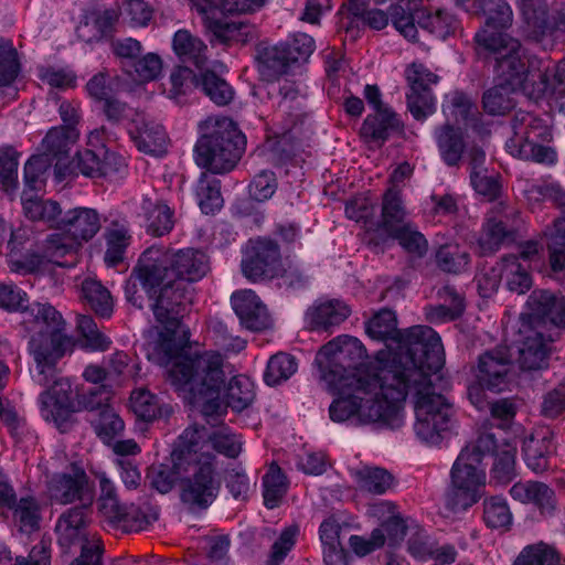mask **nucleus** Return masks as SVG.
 <instances>
[{"label": "nucleus", "mask_w": 565, "mask_h": 565, "mask_svg": "<svg viewBox=\"0 0 565 565\" xmlns=\"http://www.w3.org/2000/svg\"><path fill=\"white\" fill-rule=\"evenodd\" d=\"M367 334L375 340L387 341L391 360L383 366V381L403 384L413 391L417 436L436 444L449 427L452 407L435 392L433 377L445 363V352L438 333L428 326H414L404 331L397 329L392 310L377 312L366 326Z\"/></svg>", "instance_id": "f257e3e1"}, {"label": "nucleus", "mask_w": 565, "mask_h": 565, "mask_svg": "<svg viewBox=\"0 0 565 565\" xmlns=\"http://www.w3.org/2000/svg\"><path fill=\"white\" fill-rule=\"evenodd\" d=\"M21 324L32 333L29 350L36 363L33 380L49 387L40 397L42 416L61 428L71 416L66 397L56 396L55 392V363L71 347V339L65 333L66 323L50 303L34 302L23 311Z\"/></svg>", "instance_id": "f03ea898"}, {"label": "nucleus", "mask_w": 565, "mask_h": 565, "mask_svg": "<svg viewBox=\"0 0 565 565\" xmlns=\"http://www.w3.org/2000/svg\"><path fill=\"white\" fill-rule=\"evenodd\" d=\"M338 393L340 396L329 407L331 420L394 430L404 425L403 402L413 391L391 381L390 384L383 382L373 392Z\"/></svg>", "instance_id": "7ed1b4c3"}, {"label": "nucleus", "mask_w": 565, "mask_h": 565, "mask_svg": "<svg viewBox=\"0 0 565 565\" xmlns=\"http://www.w3.org/2000/svg\"><path fill=\"white\" fill-rule=\"evenodd\" d=\"M365 356L366 351L356 338L338 337L316 355L320 379L337 392H373L383 384V367H364Z\"/></svg>", "instance_id": "20e7f679"}, {"label": "nucleus", "mask_w": 565, "mask_h": 565, "mask_svg": "<svg viewBox=\"0 0 565 565\" xmlns=\"http://www.w3.org/2000/svg\"><path fill=\"white\" fill-rule=\"evenodd\" d=\"M170 382L179 390L188 387L205 417H213L222 412L220 392L225 383V375L218 353L204 352L198 359L181 360L170 371Z\"/></svg>", "instance_id": "39448f33"}, {"label": "nucleus", "mask_w": 565, "mask_h": 565, "mask_svg": "<svg viewBox=\"0 0 565 565\" xmlns=\"http://www.w3.org/2000/svg\"><path fill=\"white\" fill-rule=\"evenodd\" d=\"M244 145V136L233 120L215 119L212 130L195 145V162L214 174L230 172L239 161Z\"/></svg>", "instance_id": "423d86ee"}, {"label": "nucleus", "mask_w": 565, "mask_h": 565, "mask_svg": "<svg viewBox=\"0 0 565 565\" xmlns=\"http://www.w3.org/2000/svg\"><path fill=\"white\" fill-rule=\"evenodd\" d=\"M476 41L480 47L493 55L498 82L525 89L529 76L533 81L537 78V72H529L523 62L522 47L518 39L501 31L482 29L476 34Z\"/></svg>", "instance_id": "0eeeda50"}, {"label": "nucleus", "mask_w": 565, "mask_h": 565, "mask_svg": "<svg viewBox=\"0 0 565 565\" xmlns=\"http://www.w3.org/2000/svg\"><path fill=\"white\" fill-rule=\"evenodd\" d=\"M99 230L100 217L96 210L74 207L65 211L57 223V233L46 238L47 257L62 265L60 258L76 254Z\"/></svg>", "instance_id": "6e6552de"}, {"label": "nucleus", "mask_w": 565, "mask_h": 565, "mask_svg": "<svg viewBox=\"0 0 565 565\" xmlns=\"http://www.w3.org/2000/svg\"><path fill=\"white\" fill-rule=\"evenodd\" d=\"M486 473L477 455L461 451L451 469V483L446 493V507L452 512L465 511L482 495Z\"/></svg>", "instance_id": "1a4fd4ad"}, {"label": "nucleus", "mask_w": 565, "mask_h": 565, "mask_svg": "<svg viewBox=\"0 0 565 565\" xmlns=\"http://www.w3.org/2000/svg\"><path fill=\"white\" fill-rule=\"evenodd\" d=\"M391 18L395 29L412 42H419L420 40L418 28L441 40L454 34L459 28V22L455 15L443 10L431 14L425 9L409 11L402 6H392Z\"/></svg>", "instance_id": "9d476101"}, {"label": "nucleus", "mask_w": 565, "mask_h": 565, "mask_svg": "<svg viewBox=\"0 0 565 565\" xmlns=\"http://www.w3.org/2000/svg\"><path fill=\"white\" fill-rule=\"evenodd\" d=\"M522 12L520 32L524 39L552 49L565 33V14L548 13L545 0H519Z\"/></svg>", "instance_id": "9b49d317"}, {"label": "nucleus", "mask_w": 565, "mask_h": 565, "mask_svg": "<svg viewBox=\"0 0 565 565\" xmlns=\"http://www.w3.org/2000/svg\"><path fill=\"white\" fill-rule=\"evenodd\" d=\"M313 49L315 41L306 33L297 34L290 42L264 47L258 52V72L264 81L274 82L287 74L292 64L307 61Z\"/></svg>", "instance_id": "f8f14e48"}, {"label": "nucleus", "mask_w": 565, "mask_h": 565, "mask_svg": "<svg viewBox=\"0 0 565 565\" xmlns=\"http://www.w3.org/2000/svg\"><path fill=\"white\" fill-rule=\"evenodd\" d=\"M220 488L213 462L204 459L191 477L184 478L180 499L191 511L205 510L216 499Z\"/></svg>", "instance_id": "ddd939ff"}, {"label": "nucleus", "mask_w": 565, "mask_h": 565, "mask_svg": "<svg viewBox=\"0 0 565 565\" xmlns=\"http://www.w3.org/2000/svg\"><path fill=\"white\" fill-rule=\"evenodd\" d=\"M526 313L521 315L520 321L531 322L534 329L545 330L565 327V297L550 290H534L527 298Z\"/></svg>", "instance_id": "4468645a"}, {"label": "nucleus", "mask_w": 565, "mask_h": 565, "mask_svg": "<svg viewBox=\"0 0 565 565\" xmlns=\"http://www.w3.org/2000/svg\"><path fill=\"white\" fill-rule=\"evenodd\" d=\"M0 508L11 513L13 526L22 534L30 535L40 530L43 507L39 499L25 494L17 499L15 491L8 480H0Z\"/></svg>", "instance_id": "2eb2a0df"}, {"label": "nucleus", "mask_w": 565, "mask_h": 565, "mask_svg": "<svg viewBox=\"0 0 565 565\" xmlns=\"http://www.w3.org/2000/svg\"><path fill=\"white\" fill-rule=\"evenodd\" d=\"M243 275L252 280L273 279L281 273V256L278 245L270 239L250 242L242 260Z\"/></svg>", "instance_id": "dca6fc26"}, {"label": "nucleus", "mask_w": 565, "mask_h": 565, "mask_svg": "<svg viewBox=\"0 0 565 565\" xmlns=\"http://www.w3.org/2000/svg\"><path fill=\"white\" fill-rule=\"evenodd\" d=\"M134 274H137V279L149 298L154 297L161 287L178 281L170 267L169 253L157 247H150L142 253Z\"/></svg>", "instance_id": "f3484780"}, {"label": "nucleus", "mask_w": 565, "mask_h": 565, "mask_svg": "<svg viewBox=\"0 0 565 565\" xmlns=\"http://www.w3.org/2000/svg\"><path fill=\"white\" fill-rule=\"evenodd\" d=\"M151 299V309L159 323L179 326L192 302L191 287L183 280H178L161 287Z\"/></svg>", "instance_id": "a211bd4d"}, {"label": "nucleus", "mask_w": 565, "mask_h": 565, "mask_svg": "<svg viewBox=\"0 0 565 565\" xmlns=\"http://www.w3.org/2000/svg\"><path fill=\"white\" fill-rule=\"evenodd\" d=\"M519 365L523 371H536L547 366L553 341L552 333L534 329L531 322L519 321Z\"/></svg>", "instance_id": "6ab92c4d"}, {"label": "nucleus", "mask_w": 565, "mask_h": 565, "mask_svg": "<svg viewBox=\"0 0 565 565\" xmlns=\"http://www.w3.org/2000/svg\"><path fill=\"white\" fill-rule=\"evenodd\" d=\"M161 324L164 327V331L160 333L158 341L152 347V351L148 352V358L159 365L168 366L171 364L168 370V379L170 380V371L181 360H194L204 353L193 356L183 354V350L190 340V331L182 322H179V326Z\"/></svg>", "instance_id": "aec40b11"}, {"label": "nucleus", "mask_w": 565, "mask_h": 565, "mask_svg": "<svg viewBox=\"0 0 565 565\" xmlns=\"http://www.w3.org/2000/svg\"><path fill=\"white\" fill-rule=\"evenodd\" d=\"M512 360L507 348L498 347L479 355L476 366L478 383L489 391L501 392L509 382Z\"/></svg>", "instance_id": "412c9836"}, {"label": "nucleus", "mask_w": 565, "mask_h": 565, "mask_svg": "<svg viewBox=\"0 0 565 565\" xmlns=\"http://www.w3.org/2000/svg\"><path fill=\"white\" fill-rule=\"evenodd\" d=\"M437 79V75L420 64L414 63L407 70V81L411 88L407 94V105L412 115L418 120L425 119L434 113L435 104L430 85L436 84Z\"/></svg>", "instance_id": "4be33fe9"}, {"label": "nucleus", "mask_w": 565, "mask_h": 565, "mask_svg": "<svg viewBox=\"0 0 565 565\" xmlns=\"http://www.w3.org/2000/svg\"><path fill=\"white\" fill-rule=\"evenodd\" d=\"M232 305L241 323L252 331H260L270 326V317L265 305L252 290H243L232 296Z\"/></svg>", "instance_id": "5701e85b"}, {"label": "nucleus", "mask_w": 565, "mask_h": 565, "mask_svg": "<svg viewBox=\"0 0 565 565\" xmlns=\"http://www.w3.org/2000/svg\"><path fill=\"white\" fill-rule=\"evenodd\" d=\"M169 262L174 279L183 280L189 285L200 280L209 270L206 255L193 248L169 253Z\"/></svg>", "instance_id": "b1692460"}, {"label": "nucleus", "mask_w": 565, "mask_h": 565, "mask_svg": "<svg viewBox=\"0 0 565 565\" xmlns=\"http://www.w3.org/2000/svg\"><path fill=\"white\" fill-rule=\"evenodd\" d=\"M129 135L138 150L145 153L161 156L166 151L167 136L163 127L143 117L131 120Z\"/></svg>", "instance_id": "393cba45"}, {"label": "nucleus", "mask_w": 565, "mask_h": 565, "mask_svg": "<svg viewBox=\"0 0 565 565\" xmlns=\"http://www.w3.org/2000/svg\"><path fill=\"white\" fill-rule=\"evenodd\" d=\"M510 494L522 503H533L545 515H552L556 509L554 490L540 481L516 482L511 487Z\"/></svg>", "instance_id": "a878e982"}, {"label": "nucleus", "mask_w": 565, "mask_h": 565, "mask_svg": "<svg viewBox=\"0 0 565 565\" xmlns=\"http://www.w3.org/2000/svg\"><path fill=\"white\" fill-rule=\"evenodd\" d=\"M58 543L62 546H71L76 543H99L88 541L86 536V514L84 508H73L63 513L56 524Z\"/></svg>", "instance_id": "bb28decb"}, {"label": "nucleus", "mask_w": 565, "mask_h": 565, "mask_svg": "<svg viewBox=\"0 0 565 565\" xmlns=\"http://www.w3.org/2000/svg\"><path fill=\"white\" fill-rule=\"evenodd\" d=\"M402 129L396 114L386 107L369 115L361 127V135L367 141L384 142L393 132Z\"/></svg>", "instance_id": "cd10ccee"}, {"label": "nucleus", "mask_w": 565, "mask_h": 565, "mask_svg": "<svg viewBox=\"0 0 565 565\" xmlns=\"http://www.w3.org/2000/svg\"><path fill=\"white\" fill-rule=\"evenodd\" d=\"M516 237V228L507 215L489 218L479 238V245L483 254H490L500 246L512 243Z\"/></svg>", "instance_id": "c85d7f7f"}, {"label": "nucleus", "mask_w": 565, "mask_h": 565, "mask_svg": "<svg viewBox=\"0 0 565 565\" xmlns=\"http://www.w3.org/2000/svg\"><path fill=\"white\" fill-rule=\"evenodd\" d=\"M118 158L104 148L97 151L86 149L76 154V166L79 171L89 178H100L118 170L116 167Z\"/></svg>", "instance_id": "c756f323"}, {"label": "nucleus", "mask_w": 565, "mask_h": 565, "mask_svg": "<svg viewBox=\"0 0 565 565\" xmlns=\"http://www.w3.org/2000/svg\"><path fill=\"white\" fill-rule=\"evenodd\" d=\"M350 315L349 307L339 300L321 302L308 309L307 320L312 329H329L343 322Z\"/></svg>", "instance_id": "7c9ffc66"}, {"label": "nucleus", "mask_w": 565, "mask_h": 565, "mask_svg": "<svg viewBox=\"0 0 565 565\" xmlns=\"http://www.w3.org/2000/svg\"><path fill=\"white\" fill-rule=\"evenodd\" d=\"M24 215L31 221H41L57 230L62 216V209L56 201L43 200L26 191L22 195Z\"/></svg>", "instance_id": "2f4dec72"}, {"label": "nucleus", "mask_w": 565, "mask_h": 565, "mask_svg": "<svg viewBox=\"0 0 565 565\" xmlns=\"http://www.w3.org/2000/svg\"><path fill=\"white\" fill-rule=\"evenodd\" d=\"M87 484V477L84 471L72 475H58L50 484L52 499L62 504L71 503L82 499L84 488Z\"/></svg>", "instance_id": "473e14b6"}, {"label": "nucleus", "mask_w": 565, "mask_h": 565, "mask_svg": "<svg viewBox=\"0 0 565 565\" xmlns=\"http://www.w3.org/2000/svg\"><path fill=\"white\" fill-rule=\"evenodd\" d=\"M173 51L183 62L193 63L203 70L207 63V46L188 30H179L173 36Z\"/></svg>", "instance_id": "72a5a7b5"}, {"label": "nucleus", "mask_w": 565, "mask_h": 565, "mask_svg": "<svg viewBox=\"0 0 565 565\" xmlns=\"http://www.w3.org/2000/svg\"><path fill=\"white\" fill-rule=\"evenodd\" d=\"M82 298L100 318H109L114 302L110 291L95 279L87 278L82 282Z\"/></svg>", "instance_id": "f704fd0d"}, {"label": "nucleus", "mask_w": 565, "mask_h": 565, "mask_svg": "<svg viewBox=\"0 0 565 565\" xmlns=\"http://www.w3.org/2000/svg\"><path fill=\"white\" fill-rule=\"evenodd\" d=\"M437 145L443 160L448 166H457L466 147L462 131L450 125L443 126L437 132Z\"/></svg>", "instance_id": "c9c22d12"}, {"label": "nucleus", "mask_w": 565, "mask_h": 565, "mask_svg": "<svg viewBox=\"0 0 565 565\" xmlns=\"http://www.w3.org/2000/svg\"><path fill=\"white\" fill-rule=\"evenodd\" d=\"M130 406L137 417L147 422L168 417L172 413L170 405H159L157 397L145 388L131 393Z\"/></svg>", "instance_id": "e433bc0d"}, {"label": "nucleus", "mask_w": 565, "mask_h": 565, "mask_svg": "<svg viewBox=\"0 0 565 565\" xmlns=\"http://www.w3.org/2000/svg\"><path fill=\"white\" fill-rule=\"evenodd\" d=\"M522 451L526 466L534 472H543L548 468V455L552 451L551 438L547 436L525 438Z\"/></svg>", "instance_id": "4c0bfd02"}, {"label": "nucleus", "mask_w": 565, "mask_h": 565, "mask_svg": "<svg viewBox=\"0 0 565 565\" xmlns=\"http://www.w3.org/2000/svg\"><path fill=\"white\" fill-rule=\"evenodd\" d=\"M407 224L409 223L406 222V211L403 206L399 191L391 188L383 196L382 226L391 235L398 227L406 226Z\"/></svg>", "instance_id": "58836bf2"}, {"label": "nucleus", "mask_w": 565, "mask_h": 565, "mask_svg": "<svg viewBox=\"0 0 565 565\" xmlns=\"http://www.w3.org/2000/svg\"><path fill=\"white\" fill-rule=\"evenodd\" d=\"M77 139L78 131L76 127H54L44 137L42 148L45 154L61 159L68 156L71 147Z\"/></svg>", "instance_id": "ea45409f"}, {"label": "nucleus", "mask_w": 565, "mask_h": 565, "mask_svg": "<svg viewBox=\"0 0 565 565\" xmlns=\"http://www.w3.org/2000/svg\"><path fill=\"white\" fill-rule=\"evenodd\" d=\"M226 405L236 412L246 409L255 398L254 384L244 375L233 376L225 386Z\"/></svg>", "instance_id": "a19ab883"}, {"label": "nucleus", "mask_w": 565, "mask_h": 565, "mask_svg": "<svg viewBox=\"0 0 565 565\" xmlns=\"http://www.w3.org/2000/svg\"><path fill=\"white\" fill-rule=\"evenodd\" d=\"M519 90L516 87L498 82L483 94L482 104L490 115H504L515 106L512 94Z\"/></svg>", "instance_id": "79ce46f5"}, {"label": "nucleus", "mask_w": 565, "mask_h": 565, "mask_svg": "<svg viewBox=\"0 0 565 565\" xmlns=\"http://www.w3.org/2000/svg\"><path fill=\"white\" fill-rule=\"evenodd\" d=\"M359 486L374 494H383L392 488L394 477L390 471L380 467L365 466L354 471Z\"/></svg>", "instance_id": "37998d69"}, {"label": "nucleus", "mask_w": 565, "mask_h": 565, "mask_svg": "<svg viewBox=\"0 0 565 565\" xmlns=\"http://www.w3.org/2000/svg\"><path fill=\"white\" fill-rule=\"evenodd\" d=\"M264 503L268 509L276 508L288 489L287 478L276 462H271L263 477Z\"/></svg>", "instance_id": "c03bdc74"}, {"label": "nucleus", "mask_w": 565, "mask_h": 565, "mask_svg": "<svg viewBox=\"0 0 565 565\" xmlns=\"http://www.w3.org/2000/svg\"><path fill=\"white\" fill-rule=\"evenodd\" d=\"M146 212L148 231L156 235L162 236L169 233L173 227L172 211L170 207L159 201L146 199L142 204Z\"/></svg>", "instance_id": "a18cd8bd"}, {"label": "nucleus", "mask_w": 565, "mask_h": 565, "mask_svg": "<svg viewBox=\"0 0 565 565\" xmlns=\"http://www.w3.org/2000/svg\"><path fill=\"white\" fill-rule=\"evenodd\" d=\"M118 519H110V523L120 524L127 532H138L146 529L158 519V511L149 505L143 508H127L122 505Z\"/></svg>", "instance_id": "49530a36"}, {"label": "nucleus", "mask_w": 565, "mask_h": 565, "mask_svg": "<svg viewBox=\"0 0 565 565\" xmlns=\"http://www.w3.org/2000/svg\"><path fill=\"white\" fill-rule=\"evenodd\" d=\"M439 296L445 301H449V306L439 305L431 307L427 312L428 320L430 322L456 320L463 311V301L460 294L454 287L445 286L439 291Z\"/></svg>", "instance_id": "de8ad7c7"}, {"label": "nucleus", "mask_w": 565, "mask_h": 565, "mask_svg": "<svg viewBox=\"0 0 565 565\" xmlns=\"http://www.w3.org/2000/svg\"><path fill=\"white\" fill-rule=\"evenodd\" d=\"M200 86L204 94L216 105H227L234 96L230 84L214 71L205 70L200 73Z\"/></svg>", "instance_id": "09e8293b"}, {"label": "nucleus", "mask_w": 565, "mask_h": 565, "mask_svg": "<svg viewBox=\"0 0 565 565\" xmlns=\"http://www.w3.org/2000/svg\"><path fill=\"white\" fill-rule=\"evenodd\" d=\"M503 279L508 288L519 295L526 292L532 286L531 276L520 264L516 255L503 257Z\"/></svg>", "instance_id": "8fccbe9b"}, {"label": "nucleus", "mask_w": 565, "mask_h": 565, "mask_svg": "<svg viewBox=\"0 0 565 565\" xmlns=\"http://www.w3.org/2000/svg\"><path fill=\"white\" fill-rule=\"evenodd\" d=\"M469 253L457 244L441 245L436 252L437 266L446 273L458 274L469 264Z\"/></svg>", "instance_id": "3c124183"}, {"label": "nucleus", "mask_w": 565, "mask_h": 565, "mask_svg": "<svg viewBox=\"0 0 565 565\" xmlns=\"http://www.w3.org/2000/svg\"><path fill=\"white\" fill-rule=\"evenodd\" d=\"M196 195L199 205L203 213L210 214L222 207L223 199L220 191V181L207 180V173L202 172L198 188Z\"/></svg>", "instance_id": "603ef678"}, {"label": "nucleus", "mask_w": 565, "mask_h": 565, "mask_svg": "<svg viewBox=\"0 0 565 565\" xmlns=\"http://www.w3.org/2000/svg\"><path fill=\"white\" fill-rule=\"evenodd\" d=\"M90 423L104 443H110L124 429V422L110 407L103 408Z\"/></svg>", "instance_id": "864d4df0"}, {"label": "nucleus", "mask_w": 565, "mask_h": 565, "mask_svg": "<svg viewBox=\"0 0 565 565\" xmlns=\"http://www.w3.org/2000/svg\"><path fill=\"white\" fill-rule=\"evenodd\" d=\"M204 459L213 461L214 457L205 452L199 454L186 449L183 450L174 448L167 463L170 465V468L173 469V472L178 476L179 479L184 480L185 475L190 470H192L193 473L196 467Z\"/></svg>", "instance_id": "5fc2aeb1"}, {"label": "nucleus", "mask_w": 565, "mask_h": 565, "mask_svg": "<svg viewBox=\"0 0 565 565\" xmlns=\"http://www.w3.org/2000/svg\"><path fill=\"white\" fill-rule=\"evenodd\" d=\"M487 15L486 28L491 31L508 29L513 22V12L505 0H487L483 4Z\"/></svg>", "instance_id": "6e6d98bb"}, {"label": "nucleus", "mask_w": 565, "mask_h": 565, "mask_svg": "<svg viewBox=\"0 0 565 565\" xmlns=\"http://www.w3.org/2000/svg\"><path fill=\"white\" fill-rule=\"evenodd\" d=\"M297 370L295 359L287 353H277L270 358L264 375L268 385H277L289 379Z\"/></svg>", "instance_id": "4d7b16f0"}, {"label": "nucleus", "mask_w": 565, "mask_h": 565, "mask_svg": "<svg viewBox=\"0 0 565 565\" xmlns=\"http://www.w3.org/2000/svg\"><path fill=\"white\" fill-rule=\"evenodd\" d=\"M550 67L546 66L543 70H537V79L535 83V92L537 95H544L547 93L559 95L565 94V60L559 61L553 68V81L548 74Z\"/></svg>", "instance_id": "13d9d810"}, {"label": "nucleus", "mask_w": 565, "mask_h": 565, "mask_svg": "<svg viewBox=\"0 0 565 565\" xmlns=\"http://www.w3.org/2000/svg\"><path fill=\"white\" fill-rule=\"evenodd\" d=\"M483 520L491 529H508L512 522V514L502 498L492 497L483 503Z\"/></svg>", "instance_id": "bf43d9fd"}, {"label": "nucleus", "mask_w": 565, "mask_h": 565, "mask_svg": "<svg viewBox=\"0 0 565 565\" xmlns=\"http://www.w3.org/2000/svg\"><path fill=\"white\" fill-rule=\"evenodd\" d=\"M513 565H559V557L553 547L539 543L526 546Z\"/></svg>", "instance_id": "052dcab7"}, {"label": "nucleus", "mask_w": 565, "mask_h": 565, "mask_svg": "<svg viewBox=\"0 0 565 565\" xmlns=\"http://www.w3.org/2000/svg\"><path fill=\"white\" fill-rule=\"evenodd\" d=\"M129 239L128 230L122 226H115L106 233L107 249L105 252V262L108 265L115 266L122 262Z\"/></svg>", "instance_id": "680f3d73"}, {"label": "nucleus", "mask_w": 565, "mask_h": 565, "mask_svg": "<svg viewBox=\"0 0 565 565\" xmlns=\"http://www.w3.org/2000/svg\"><path fill=\"white\" fill-rule=\"evenodd\" d=\"M522 186V191L529 201L550 200L562 210V213H565V192L558 185H539L525 181Z\"/></svg>", "instance_id": "e2e57ef3"}, {"label": "nucleus", "mask_w": 565, "mask_h": 565, "mask_svg": "<svg viewBox=\"0 0 565 565\" xmlns=\"http://www.w3.org/2000/svg\"><path fill=\"white\" fill-rule=\"evenodd\" d=\"M119 78L111 76L106 70L95 74L86 84V89L90 98L103 103L113 97L116 93Z\"/></svg>", "instance_id": "0e129e2a"}, {"label": "nucleus", "mask_w": 565, "mask_h": 565, "mask_svg": "<svg viewBox=\"0 0 565 565\" xmlns=\"http://www.w3.org/2000/svg\"><path fill=\"white\" fill-rule=\"evenodd\" d=\"M20 72L18 52L11 42H0V86L10 85Z\"/></svg>", "instance_id": "69168bd1"}, {"label": "nucleus", "mask_w": 565, "mask_h": 565, "mask_svg": "<svg viewBox=\"0 0 565 565\" xmlns=\"http://www.w3.org/2000/svg\"><path fill=\"white\" fill-rule=\"evenodd\" d=\"M77 328L85 340V345L94 351H105L110 341L98 329L96 322L90 316H79Z\"/></svg>", "instance_id": "338daca9"}, {"label": "nucleus", "mask_w": 565, "mask_h": 565, "mask_svg": "<svg viewBox=\"0 0 565 565\" xmlns=\"http://www.w3.org/2000/svg\"><path fill=\"white\" fill-rule=\"evenodd\" d=\"M302 140L297 138V129L284 132L270 148L271 159L284 162L291 159L299 150L303 149Z\"/></svg>", "instance_id": "774afa93"}]
</instances>
